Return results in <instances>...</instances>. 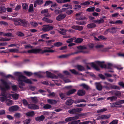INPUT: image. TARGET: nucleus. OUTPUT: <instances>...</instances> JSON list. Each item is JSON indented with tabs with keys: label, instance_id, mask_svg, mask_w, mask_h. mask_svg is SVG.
Here are the masks:
<instances>
[{
	"label": "nucleus",
	"instance_id": "obj_1",
	"mask_svg": "<svg viewBox=\"0 0 124 124\" xmlns=\"http://www.w3.org/2000/svg\"><path fill=\"white\" fill-rule=\"evenodd\" d=\"M15 74L18 76V81L20 82L19 83L18 86L20 88H22L23 86H24V84L23 82H24L26 77L22 75L21 72H16L15 73Z\"/></svg>",
	"mask_w": 124,
	"mask_h": 124
},
{
	"label": "nucleus",
	"instance_id": "obj_2",
	"mask_svg": "<svg viewBox=\"0 0 124 124\" xmlns=\"http://www.w3.org/2000/svg\"><path fill=\"white\" fill-rule=\"evenodd\" d=\"M2 91L1 97H0V100L2 102L6 101L7 99V95L6 94V91L4 88H1Z\"/></svg>",
	"mask_w": 124,
	"mask_h": 124
},
{
	"label": "nucleus",
	"instance_id": "obj_3",
	"mask_svg": "<svg viewBox=\"0 0 124 124\" xmlns=\"http://www.w3.org/2000/svg\"><path fill=\"white\" fill-rule=\"evenodd\" d=\"M83 109L81 108H76L72 109L70 110L68 112L71 114H75L78 113V112L82 111Z\"/></svg>",
	"mask_w": 124,
	"mask_h": 124
},
{
	"label": "nucleus",
	"instance_id": "obj_4",
	"mask_svg": "<svg viewBox=\"0 0 124 124\" xmlns=\"http://www.w3.org/2000/svg\"><path fill=\"white\" fill-rule=\"evenodd\" d=\"M76 16L77 20H85L87 19V18L85 16L81 17L82 16V13L81 12L76 13Z\"/></svg>",
	"mask_w": 124,
	"mask_h": 124
},
{
	"label": "nucleus",
	"instance_id": "obj_5",
	"mask_svg": "<svg viewBox=\"0 0 124 124\" xmlns=\"http://www.w3.org/2000/svg\"><path fill=\"white\" fill-rule=\"evenodd\" d=\"M53 27L48 25H44L43 26L42 28V30L44 32L48 31L53 29Z\"/></svg>",
	"mask_w": 124,
	"mask_h": 124
},
{
	"label": "nucleus",
	"instance_id": "obj_6",
	"mask_svg": "<svg viewBox=\"0 0 124 124\" xmlns=\"http://www.w3.org/2000/svg\"><path fill=\"white\" fill-rule=\"evenodd\" d=\"M42 51L40 49L35 48L28 50L27 52L29 53H39Z\"/></svg>",
	"mask_w": 124,
	"mask_h": 124
},
{
	"label": "nucleus",
	"instance_id": "obj_7",
	"mask_svg": "<svg viewBox=\"0 0 124 124\" xmlns=\"http://www.w3.org/2000/svg\"><path fill=\"white\" fill-rule=\"evenodd\" d=\"M19 109V107L17 105H15L10 107L9 108L10 112H14L17 111Z\"/></svg>",
	"mask_w": 124,
	"mask_h": 124
},
{
	"label": "nucleus",
	"instance_id": "obj_8",
	"mask_svg": "<svg viewBox=\"0 0 124 124\" xmlns=\"http://www.w3.org/2000/svg\"><path fill=\"white\" fill-rule=\"evenodd\" d=\"M28 107L29 109H36L39 108V107L37 105L32 104H28Z\"/></svg>",
	"mask_w": 124,
	"mask_h": 124
},
{
	"label": "nucleus",
	"instance_id": "obj_9",
	"mask_svg": "<svg viewBox=\"0 0 124 124\" xmlns=\"http://www.w3.org/2000/svg\"><path fill=\"white\" fill-rule=\"evenodd\" d=\"M66 16L65 14H62L59 15L56 17V19L58 21H60L65 18Z\"/></svg>",
	"mask_w": 124,
	"mask_h": 124
},
{
	"label": "nucleus",
	"instance_id": "obj_10",
	"mask_svg": "<svg viewBox=\"0 0 124 124\" xmlns=\"http://www.w3.org/2000/svg\"><path fill=\"white\" fill-rule=\"evenodd\" d=\"M51 47H45L44 50L42 52V53H53L54 52L53 50H51Z\"/></svg>",
	"mask_w": 124,
	"mask_h": 124
},
{
	"label": "nucleus",
	"instance_id": "obj_11",
	"mask_svg": "<svg viewBox=\"0 0 124 124\" xmlns=\"http://www.w3.org/2000/svg\"><path fill=\"white\" fill-rule=\"evenodd\" d=\"M46 75L47 77L51 78H58L57 76H56L50 72H46Z\"/></svg>",
	"mask_w": 124,
	"mask_h": 124
},
{
	"label": "nucleus",
	"instance_id": "obj_12",
	"mask_svg": "<svg viewBox=\"0 0 124 124\" xmlns=\"http://www.w3.org/2000/svg\"><path fill=\"white\" fill-rule=\"evenodd\" d=\"M1 81L2 82V84L5 86V88L7 89H9V85L10 84V83L7 82L3 79H1Z\"/></svg>",
	"mask_w": 124,
	"mask_h": 124
},
{
	"label": "nucleus",
	"instance_id": "obj_13",
	"mask_svg": "<svg viewBox=\"0 0 124 124\" xmlns=\"http://www.w3.org/2000/svg\"><path fill=\"white\" fill-rule=\"evenodd\" d=\"M109 116H108L106 115H101L98 116L96 119V120H99L102 119H108L109 118Z\"/></svg>",
	"mask_w": 124,
	"mask_h": 124
},
{
	"label": "nucleus",
	"instance_id": "obj_14",
	"mask_svg": "<svg viewBox=\"0 0 124 124\" xmlns=\"http://www.w3.org/2000/svg\"><path fill=\"white\" fill-rule=\"evenodd\" d=\"M79 52H75L69 54H68L62 55L58 56V57L60 58H65L67 57L72 55L77 54Z\"/></svg>",
	"mask_w": 124,
	"mask_h": 124
},
{
	"label": "nucleus",
	"instance_id": "obj_15",
	"mask_svg": "<svg viewBox=\"0 0 124 124\" xmlns=\"http://www.w3.org/2000/svg\"><path fill=\"white\" fill-rule=\"evenodd\" d=\"M85 91L83 89L79 90L77 93V95L79 96L84 95L85 94Z\"/></svg>",
	"mask_w": 124,
	"mask_h": 124
},
{
	"label": "nucleus",
	"instance_id": "obj_16",
	"mask_svg": "<svg viewBox=\"0 0 124 124\" xmlns=\"http://www.w3.org/2000/svg\"><path fill=\"white\" fill-rule=\"evenodd\" d=\"M45 117L43 115H42L40 116H38L36 117L35 119L36 121L40 122L43 121L45 119Z\"/></svg>",
	"mask_w": 124,
	"mask_h": 124
},
{
	"label": "nucleus",
	"instance_id": "obj_17",
	"mask_svg": "<svg viewBox=\"0 0 124 124\" xmlns=\"http://www.w3.org/2000/svg\"><path fill=\"white\" fill-rule=\"evenodd\" d=\"M72 28L74 29L80 31H81L83 29L82 26L78 25L74 26H72Z\"/></svg>",
	"mask_w": 124,
	"mask_h": 124
},
{
	"label": "nucleus",
	"instance_id": "obj_18",
	"mask_svg": "<svg viewBox=\"0 0 124 124\" xmlns=\"http://www.w3.org/2000/svg\"><path fill=\"white\" fill-rule=\"evenodd\" d=\"M47 101L48 103L51 104H55L57 102L56 100L51 99H48Z\"/></svg>",
	"mask_w": 124,
	"mask_h": 124
},
{
	"label": "nucleus",
	"instance_id": "obj_19",
	"mask_svg": "<svg viewBox=\"0 0 124 124\" xmlns=\"http://www.w3.org/2000/svg\"><path fill=\"white\" fill-rule=\"evenodd\" d=\"M74 102V101L72 99H68L66 101L65 103L67 105L70 106Z\"/></svg>",
	"mask_w": 124,
	"mask_h": 124
},
{
	"label": "nucleus",
	"instance_id": "obj_20",
	"mask_svg": "<svg viewBox=\"0 0 124 124\" xmlns=\"http://www.w3.org/2000/svg\"><path fill=\"white\" fill-rule=\"evenodd\" d=\"M96 26V25L94 23H90L87 24V27L88 29H90L95 27Z\"/></svg>",
	"mask_w": 124,
	"mask_h": 124
},
{
	"label": "nucleus",
	"instance_id": "obj_21",
	"mask_svg": "<svg viewBox=\"0 0 124 124\" xmlns=\"http://www.w3.org/2000/svg\"><path fill=\"white\" fill-rule=\"evenodd\" d=\"M96 88L99 90L100 91L102 89V87L100 84L99 83H95Z\"/></svg>",
	"mask_w": 124,
	"mask_h": 124
},
{
	"label": "nucleus",
	"instance_id": "obj_22",
	"mask_svg": "<svg viewBox=\"0 0 124 124\" xmlns=\"http://www.w3.org/2000/svg\"><path fill=\"white\" fill-rule=\"evenodd\" d=\"M76 91V90L75 89H72L67 92L66 93V94L67 95H69L70 94H72L74 93Z\"/></svg>",
	"mask_w": 124,
	"mask_h": 124
},
{
	"label": "nucleus",
	"instance_id": "obj_23",
	"mask_svg": "<svg viewBox=\"0 0 124 124\" xmlns=\"http://www.w3.org/2000/svg\"><path fill=\"white\" fill-rule=\"evenodd\" d=\"M26 115L28 116L32 117L34 115L35 113L34 111H31L26 113Z\"/></svg>",
	"mask_w": 124,
	"mask_h": 124
},
{
	"label": "nucleus",
	"instance_id": "obj_24",
	"mask_svg": "<svg viewBox=\"0 0 124 124\" xmlns=\"http://www.w3.org/2000/svg\"><path fill=\"white\" fill-rule=\"evenodd\" d=\"M86 101L84 99H78L74 101V103L75 104L79 103L80 102H86Z\"/></svg>",
	"mask_w": 124,
	"mask_h": 124
},
{
	"label": "nucleus",
	"instance_id": "obj_25",
	"mask_svg": "<svg viewBox=\"0 0 124 124\" xmlns=\"http://www.w3.org/2000/svg\"><path fill=\"white\" fill-rule=\"evenodd\" d=\"M109 29V32L113 33H115L116 31V29L117 28H116L113 27Z\"/></svg>",
	"mask_w": 124,
	"mask_h": 124
},
{
	"label": "nucleus",
	"instance_id": "obj_26",
	"mask_svg": "<svg viewBox=\"0 0 124 124\" xmlns=\"http://www.w3.org/2000/svg\"><path fill=\"white\" fill-rule=\"evenodd\" d=\"M104 20L102 18H100V19L99 20H96L94 21L95 23H98L99 24L102 23H104Z\"/></svg>",
	"mask_w": 124,
	"mask_h": 124
},
{
	"label": "nucleus",
	"instance_id": "obj_27",
	"mask_svg": "<svg viewBox=\"0 0 124 124\" xmlns=\"http://www.w3.org/2000/svg\"><path fill=\"white\" fill-rule=\"evenodd\" d=\"M6 102L7 105L9 106L12 104V100L7 99L6 100Z\"/></svg>",
	"mask_w": 124,
	"mask_h": 124
},
{
	"label": "nucleus",
	"instance_id": "obj_28",
	"mask_svg": "<svg viewBox=\"0 0 124 124\" xmlns=\"http://www.w3.org/2000/svg\"><path fill=\"white\" fill-rule=\"evenodd\" d=\"M70 70L71 73L75 75L79 74L80 75H82L83 74L82 73H79L77 71L74 69Z\"/></svg>",
	"mask_w": 124,
	"mask_h": 124
},
{
	"label": "nucleus",
	"instance_id": "obj_29",
	"mask_svg": "<svg viewBox=\"0 0 124 124\" xmlns=\"http://www.w3.org/2000/svg\"><path fill=\"white\" fill-rule=\"evenodd\" d=\"M43 2V1L42 0H37L36 1V3L34 4V7H35L37 6L36 4H39L40 3L42 4Z\"/></svg>",
	"mask_w": 124,
	"mask_h": 124
},
{
	"label": "nucleus",
	"instance_id": "obj_30",
	"mask_svg": "<svg viewBox=\"0 0 124 124\" xmlns=\"http://www.w3.org/2000/svg\"><path fill=\"white\" fill-rule=\"evenodd\" d=\"M12 96L13 99L15 100L17 99L18 98L19 94L17 93H14L12 94Z\"/></svg>",
	"mask_w": 124,
	"mask_h": 124
},
{
	"label": "nucleus",
	"instance_id": "obj_31",
	"mask_svg": "<svg viewBox=\"0 0 124 124\" xmlns=\"http://www.w3.org/2000/svg\"><path fill=\"white\" fill-rule=\"evenodd\" d=\"M97 63L101 68H106V65L103 64L102 62L98 61Z\"/></svg>",
	"mask_w": 124,
	"mask_h": 124
},
{
	"label": "nucleus",
	"instance_id": "obj_32",
	"mask_svg": "<svg viewBox=\"0 0 124 124\" xmlns=\"http://www.w3.org/2000/svg\"><path fill=\"white\" fill-rule=\"evenodd\" d=\"M117 99V97L116 96H113L107 98V100H110L111 101H113L116 100Z\"/></svg>",
	"mask_w": 124,
	"mask_h": 124
},
{
	"label": "nucleus",
	"instance_id": "obj_33",
	"mask_svg": "<svg viewBox=\"0 0 124 124\" xmlns=\"http://www.w3.org/2000/svg\"><path fill=\"white\" fill-rule=\"evenodd\" d=\"M77 68L80 71H82L85 70L84 67L81 65H78L77 66Z\"/></svg>",
	"mask_w": 124,
	"mask_h": 124
},
{
	"label": "nucleus",
	"instance_id": "obj_34",
	"mask_svg": "<svg viewBox=\"0 0 124 124\" xmlns=\"http://www.w3.org/2000/svg\"><path fill=\"white\" fill-rule=\"evenodd\" d=\"M42 20L45 22L48 23H51L53 22V21L49 19L46 18V17H44L42 19Z\"/></svg>",
	"mask_w": 124,
	"mask_h": 124
},
{
	"label": "nucleus",
	"instance_id": "obj_35",
	"mask_svg": "<svg viewBox=\"0 0 124 124\" xmlns=\"http://www.w3.org/2000/svg\"><path fill=\"white\" fill-rule=\"evenodd\" d=\"M86 22L84 21H79L76 22V23L77 24L80 25H84L86 24Z\"/></svg>",
	"mask_w": 124,
	"mask_h": 124
},
{
	"label": "nucleus",
	"instance_id": "obj_36",
	"mask_svg": "<svg viewBox=\"0 0 124 124\" xmlns=\"http://www.w3.org/2000/svg\"><path fill=\"white\" fill-rule=\"evenodd\" d=\"M8 50L10 52L17 53L18 51V50L16 49H10Z\"/></svg>",
	"mask_w": 124,
	"mask_h": 124
},
{
	"label": "nucleus",
	"instance_id": "obj_37",
	"mask_svg": "<svg viewBox=\"0 0 124 124\" xmlns=\"http://www.w3.org/2000/svg\"><path fill=\"white\" fill-rule=\"evenodd\" d=\"M43 107L45 109H47L51 108V106L50 105L46 104L44 105Z\"/></svg>",
	"mask_w": 124,
	"mask_h": 124
},
{
	"label": "nucleus",
	"instance_id": "obj_38",
	"mask_svg": "<svg viewBox=\"0 0 124 124\" xmlns=\"http://www.w3.org/2000/svg\"><path fill=\"white\" fill-rule=\"evenodd\" d=\"M22 6L23 8L24 9L27 10L28 8V5L26 3H22Z\"/></svg>",
	"mask_w": 124,
	"mask_h": 124
},
{
	"label": "nucleus",
	"instance_id": "obj_39",
	"mask_svg": "<svg viewBox=\"0 0 124 124\" xmlns=\"http://www.w3.org/2000/svg\"><path fill=\"white\" fill-rule=\"evenodd\" d=\"M83 39L81 38H78L76 39L74 42L77 43H80L83 41Z\"/></svg>",
	"mask_w": 124,
	"mask_h": 124
},
{
	"label": "nucleus",
	"instance_id": "obj_40",
	"mask_svg": "<svg viewBox=\"0 0 124 124\" xmlns=\"http://www.w3.org/2000/svg\"><path fill=\"white\" fill-rule=\"evenodd\" d=\"M48 34H45L41 35V38L42 39L45 38L46 39H49V37H47Z\"/></svg>",
	"mask_w": 124,
	"mask_h": 124
},
{
	"label": "nucleus",
	"instance_id": "obj_41",
	"mask_svg": "<svg viewBox=\"0 0 124 124\" xmlns=\"http://www.w3.org/2000/svg\"><path fill=\"white\" fill-rule=\"evenodd\" d=\"M66 30L63 29H62L61 30V31H59V32L61 34L65 35L66 34Z\"/></svg>",
	"mask_w": 124,
	"mask_h": 124
},
{
	"label": "nucleus",
	"instance_id": "obj_42",
	"mask_svg": "<svg viewBox=\"0 0 124 124\" xmlns=\"http://www.w3.org/2000/svg\"><path fill=\"white\" fill-rule=\"evenodd\" d=\"M62 45V43L61 42H57L54 43V46L57 47H59L61 46Z\"/></svg>",
	"mask_w": 124,
	"mask_h": 124
},
{
	"label": "nucleus",
	"instance_id": "obj_43",
	"mask_svg": "<svg viewBox=\"0 0 124 124\" xmlns=\"http://www.w3.org/2000/svg\"><path fill=\"white\" fill-rule=\"evenodd\" d=\"M3 36H7L9 37H13L12 36V34L11 33H4L3 34Z\"/></svg>",
	"mask_w": 124,
	"mask_h": 124
},
{
	"label": "nucleus",
	"instance_id": "obj_44",
	"mask_svg": "<svg viewBox=\"0 0 124 124\" xmlns=\"http://www.w3.org/2000/svg\"><path fill=\"white\" fill-rule=\"evenodd\" d=\"M92 66L97 70L98 71L100 70L99 67L95 64L93 63L92 65Z\"/></svg>",
	"mask_w": 124,
	"mask_h": 124
},
{
	"label": "nucleus",
	"instance_id": "obj_45",
	"mask_svg": "<svg viewBox=\"0 0 124 124\" xmlns=\"http://www.w3.org/2000/svg\"><path fill=\"white\" fill-rule=\"evenodd\" d=\"M76 37H74L73 38L69 39L68 40L66 41V42L68 43H70L73 42V40L76 39Z\"/></svg>",
	"mask_w": 124,
	"mask_h": 124
},
{
	"label": "nucleus",
	"instance_id": "obj_46",
	"mask_svg": "<svg viewBox=\"0 0 124 124\" xmlns=\"http://www.w3.org/2000/svg\"><path fill=\"white\" fill-rule=\"evenodd\" d=\"M31 119H27L23 122L24 124H28L30 122Z\"/></svg>",
	"mask_w": 124,
	"mask_h": 124
},
{
	"label": "nucleus",
	"instance_id": "obj_47",
	"mask_svg": "<svg viewBox=\"0 0 124 124\" xmlns=\"http://www.w3.org/2000/svg\"><path fill=\"white\" fill-rule=\"evenodd\" d=\"M110 89H119V87L116 85H111V84Z\"/></svg>",
	"mask_w": 124,
	"mask_h": 124
},
{
	"label": "nucleus",
	"instance_id": "obj_48",
	"mask_svg": "<svg viewBox=\"0 0 124 124\" xmlns=\"http://www.w3.org/2000/svg\"><path fill=\"white\" fill-rule=\"evenodd\" d=\"M115 95L117 97H120L121 94L120 92L118 91H116L114 93Z\"/></svg>",
	"mask_w": 124,
	"mask_h": 124
},
{
	"label": "nucleus",
	"instance_id": "obj_49",
	"mask_svg": "<svg viewBox=\"0 0 124 124\" xmlns=\"http://www.w3.org/2000/svg\"><path fill=\"white\" fill-rule=\"evenodd\" d=\"M24 72L25 74L28 77H30L31 75L33 74L31 72H29L27 71H24Z\"/></svg>",
	"mask_w": 124,
	"mask_h": 124
},
{
	"label": "nucleus",
	"instance_id": "obj_50",
	"mask_svg": "<svg viewBox=\"0 0 124 124\" xmlns=\"http://www.w3.org/2000/svg\"><path fill=\"white\" fill-rule=\"evenodd\" d=\"M33 11V5L32 4H31L29 6V8L28 10V11L29 12H31Z\"/></svg>",
	"mask_w": 124,
	"mask_h": 124
},
{
	"label": "nucleus",
	"instance_id": "obj_51",
	"mask_svg": "<svg viewBox=\"0 0 124 124\" xmlns=\"http://www.w3.org/2000/svg\"><path fill=\"white\" fill-rule=\"evenodd\" d=\"M103 47V46L101 44H98L97 45L95 46V47L97 49H99Z\"/></svg>",
	"mask_w": 124,
	"mask_h": 124
},
{
	"label": "nucleus",
	"instance_id": "obj_52",
	"mask_svg": "<svg viewBox=\"0 0 124 124\" xmlns=\"http://www.w3.org/2000/svg\"><path fill=\"white\" fill-rule=\"evenodd\" d=\"M24 82L28 84H31L32 83L31 80L27 78L26 77L25 79Z\"/></svg>",
	"mask_w": 124,
	"mask_h": 124
},
{
	"label": "nucleus",
	"instance_id": "obj_53",
	"mask_svg": "<svg viewBox=\"0 0 124 124\" xmlns=\"http://www.w3.org/2000/svg\"><path fill=\"white\" fill-rule=\"evenodd\" d=\"M21 116V115L18 113H16L14 115V116L17 118H20Z\"/></svg>",
	"mask_w": 124,
	"mask_h": 124
},
{
	"label": "nucleus",
	"instance_id": "obj_54",
	"mask_svg": "<svg viewBox=\"0 0 124 124\" xmlns=\"http://www.w3.org/2000/svg\"><path fill=\"white\" fill-rule=\"evenodd\" d=\"M107 109L106 108H103L102 109L98 110L97 111V112L98 113H100L101 112H103L104 111H106Z\"/></svg>",
	"mask_w": 124,
	"mask_h": 124
},
{
	"label": "nucleus",
	"instance_id": "obj_55",
	"mask_svg": "<svg viewBox=\"0 0 124 124\" xmlns=\"http://www.w3.org/2000/svg\"><path fill=\"white\" fill-rule=\"evenodd\" d=\"M63 7H65L67 8V9H68V8H70L72 9V6L70 5L66 4H64L62 6Z\"/></svg>",
	"mask_w": 124,
	"mask_h": 124
},
{
	"label": "nucleus",
	"instance_id": "obj_56",
	"mask_svg": "<svg viewBox=\"0 0 124 124\" xmlns=\"http://www.w3.org/2000/svg\"><path fill=\"white\" fill-rule=\"evenodd\" d=\"M80 86H82L84 88L87 90H88L89 88V87L85 84H81Z\"/></svg>",
	"mask_w": 124,
	"mask_h": 124
},
{
	"label": "nucleus",
	"instance_id": "obj_57",
	"mask_svg": "<svg viewBox=\"0 0 124 124\" xmlns=\"http://www.w3.org/2000/svg\"><path fill=\"white\" fill-rule=\"evenodd\" d=\"M59 95L62 99L64 100H65L66 99L64 94L61 93L59 94Z\"/></svg>",
	"mask_w": 124,
	"mask_h": 124
},
{
	"label": "nucleus",
	"instance_id": "obj_58",
	"mask_svg": "<svg viewBox=\"0 0 124 124\" xmlns=\"http://www.w3.org/2000/svg\"><path fill=\"white\" fill-rule=\"evenodd\" d=\"M94 9L95 8L94 7L89 8L86 9V11L89 12H93L94 11Z\"/></svg>",
	"mask_w": 124,
	"mask_h": 124
},
{
	"label": "nucleus",
	"instance_id": "obj_59",
	"mask_svg": "<svg viewBox=\"0 0 124 124\" xmlns=\"http://www.w3.org/2000/svg\"><path fill=\"white\" fill-rule=\"evenodd\" d=\"M21 22L23 24V25L24 26H26L27 24L28 23L27 22L23 20H21Z\"/></svg>",
	"mask_w": 124,
	"mask_h": 124
},
{
	"label": "nucleus",
	"instance_id": "obj_60",
	"mask_svg": "<svg viewBox=\"0 0 124 124\" xmlns=\"http://www.w3.org/2000/svg\"><path fill=\"white\" fill-rule=\"evenodd\" d=\"M30 23L31 25L34 27L38 25V23L34 21L31 22Z\"/></svg>",
	"mask_w": 124,
	"mask_h": 124
},
{
	"label": "nucleus",
	"instance_id": "obj_61",
	"mask_svg": "<svg viewBox=\"0 0 124 124\" xmlns=\"http://www.w3.org/2000/svg\"><path fill=\"white\" fill-rule=\"evenodd\" d=\"M118 121L117 120H115L112 121L109 124H117Z\"/></svg>",
	"mask_w": 124,
	"mask_h": 124
},
{
	"label": "nucleus",
	"instance_id": "obj_62",
	"mask_svg": "<svg viewBox=\"0 0 124 124\" xmlns=\"http://www.w3.org/2000/svg\"><path fill=\"white\" fill-rule=\"evenodd\" d=\"M22 101L24 105L26 106L28 105V103L27 101L25 99L23 100Z\"/></svg>",
	"mask_w": 124,
	"mask_h": 124
},
{
	"label": "nucleus",
	"instance_id": "obj_63",
	"mask_svg": "<svg viewBox=\"0 0 124 124\" xmlns=\"http://www.w3.org/2000/svg\"><path fill=\"white\" fill-rule=\"evenodd\" d=\"M52 3V2L50 0H48L46 1L45 3L44 6H48Z\"/></svg>",
	"mask_w": 124,
	"mask_h": 124
},
{
	"label": "nucleus",
	"instance_id": "obj_64",
	"mask_svg": "<svg viewBox=\"0 0 124 124\" xmlns=\"http://www.w3.org/2000/svg\"><path fill=\"white\" fill-rule=\"evenodd\" d=\"M73 11L72 10H68L67 11L66 13L68 15H70L73 13Z\"/></svg>",
	"mask_w": 124,
	"mask_h": 124
}]
</instances>
